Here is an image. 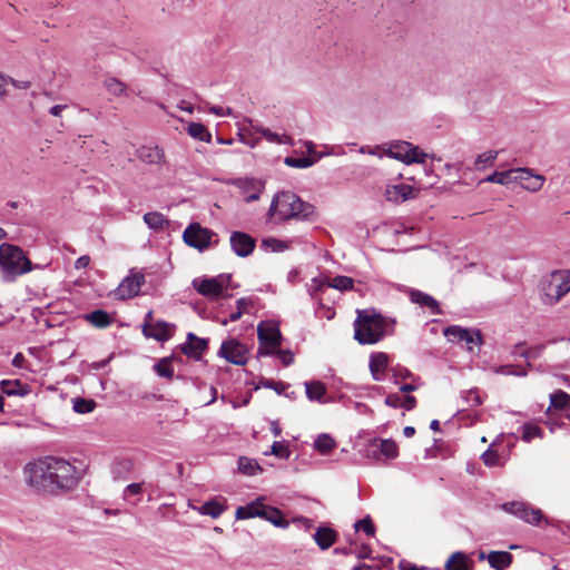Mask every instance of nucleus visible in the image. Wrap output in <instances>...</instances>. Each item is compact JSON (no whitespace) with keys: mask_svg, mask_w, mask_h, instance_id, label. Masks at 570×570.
Masks as SVG:
<instances>
[{"mask_svg":"<svg viewBox=\"0 0 570 570\" xmlns=\"http://www.w3.org/2000/svg\"><path fill=\"white\" fill-rule=\"evenodd\" d=\"M354 338L360 344H375L385 334L386 323L374 308L357 309L354 321Z\"/></svg>","mask_w":570,"mask_h":570,"instance_id":"obj_1","label":"nucleus"},{"mask_svg":"<svg viewBox=\"0 0 570 570\" xmlns=\"http://www.w3.org/2000/svg\"><path fill=\"white\" fill-rule=\"evenodd\" d=\"M32 268L30 259L20 247L7 243L0 245V275L3 282H14Z\"/></svg>","mask_w":570,"mask_h":570,"instance_id":"obj_2","label":"nucleus"},{"mask_svg":"<svg viewBox=\"0 0 570 570\" xmlns=\"http://www.w3.org/2000/svg\"><path fill=\"white\" fill-rule=\"evenodd\" d=\"M269 214L278 215L282 219L307 218L313 214V206L302 202L293 193L283 191L273 198Z\"/></svg>","mask_w":570,"mask_h":570,"instance_id":"obj_3","label":"nucleus"},{"mask_svg":"<svg viewBox=\"0 0 570 570\" xmlns=\"http://www.w3.org/2000/svg\"><path fill=\"white\" fill-rule=\"evenodd\" d=\"M52 491L56 489H71L77 484L76 468L62 459L50 458V471Z\"/></svg>","mask_w":570,"mask_h":570,"instance_id":"obj_4","label":"nucleus"},{"mask_svg":"<svg viewBox=\"0 0 570 570\" xmlns=\"http://www.w3.org/2000/svg\"><path fill=\"white\" fill-rule=\"evenodd\" d=\"M50 471V458L30 462L24 468L27 482L35 489L41 491H52V481Z\"/></svg>","mask_w":570,"mask_h":570,"instance_id":"obj_5","label":"nucleus"},{"mask_svg":"<svg viewBox=\"0 0 570 570\" xmlns=\"http://www.w3.org/2000/svg\"><path fill=\"white\" fill-rule=\"evenodd\" d=\"M230 274H219L215 277H198L193 281L194 288L203 296L218 298L228 289Z\"/></svg>","mask_w":570,"mask_h":570,"instance_id":"obj_6","label":"nucleus"},{"mask_svg":"<svg viewBox=\"0 0 570 570\" xmlns=\"http://www.w3.org/2000/svg\"><path fill=\"white\" fill-rule=\"evenodd\" d=\"M248 126L243 125L239 128V137L240 140L249 145L250 147L255 146L256 140L252 139V134L258 132L269 142L279 144V145H293V138L287 135H279L277 132L271 131L268 128L254 126L252 120H248Z\"/></svg>","mask_w":570,"mask_h":570,"instance_id":"obj_7","label":"nucleus"},{"mask_svg":"<svg viewBox=\"0 0 570 570\" xmlns=\"http://www.w3.org/2000/svg\"><path fill=\"white\" fill-rule=\"evenodd\" d=\"M217 235L210 229L202 227L197 223L190 224L183 234L184 242L200 252L208 248L213 243L217 240H213Z\"/></svg>","mask_w":570,"mask_h":570,"instance_id":"obj_8","label":"nucleus"},{"mask_svg":"<svg viewBox=\"0 0 570 570\" xmlns=\"http://www.w3.org/2000/svg\"><path fill=\"white\" fill-rule=\"evenodd\" d=\"M543 292L549 303L558 302L570 292V273L553 272L544 283Z\"/></svg>","mask_w":570,"mask_h":570,"instance_id":"obj_9","label":"nucleus"},{"mask_svg":"<svg viewBox=\"0 0 570 570\" xmlns=\"http://www.w3.org/2000/svg\"><path fill=\"white\" fill-rule=\"evenodd\" d=\"M257 336L259 342L257 353L261 356L274 354L281 345V332L275 325L261 323L257 327Z\"/></svg>","mask_w":570,"mask_h":570,"instance_id":"obj_10","label":"nucleus"},{"mask_svg":"<svg viewBox=\"0 0 570 570\" xmlns=\"http://www.w3.org/2000/svg\"><path fill=\"white\" fill-rule=\"evenodd\" d=\"M502 509L511 513L521 520H523L527 523L533 524V525H540L542 521L547 520L543 518L542 511L540 509H535L531 505H529L525 502H507L502 505Z\"/></svg>","mask_w":570,"mask_h":570,"instance_id":"obj_11","label":"nucleus"},{"mask_svg":"<svg viewBox=\"0 0 570 570\" xmlns=\"http://www.w3.org/2000/svg\"><path fill=\"white\" fill-rule=\"evenodd\" d=\"M444 335L450 342L461 343L469 351L481 344V334L478 331H471L461 326L452 325L444 330Z\"/></svg>","mask_w":570,"mask_h":570,"instance_id":"obj_12","label":"nucleus"},{"mask_svg":"<svg viewBox=\"0 0 570 570\" xmlns=\"http://www.w3.org/2000/svg\"><path fill=\"white\" fill-rule=\"evenodd\" d=\"M428 154H425L417 146H413L407 141H394V159L400 160L406 165L423 164Z\"/></svg>","mask_w":570,"mask_h":570,"instance_id":"obj_13","label":"nucleus"},{"mask_svg":"<svg viewBox=\"0 0 570 570\" xmlns=\"http://www.w3.org/2000/svg\"><path fill=\"white\" fill-rule=\"evenodd\" d=\"M247 348L244 344L235 338L223 342L218 355L224 357L229 363L236 365H244L247 362Z\"/></svg>","mask_w":570,"mask_h":570,"instance_id":"obj_14","label":"nucleus"},{"mask_svg":"<svg viewBox=\"0 0 570 570\" xmlns=\"http://www.w3.org/2000/svg\"><path fill=\"white\" fill-rule=\"evenodd\" d=\"M145 277L140 273H131L122 279L115 289V296L119 299H128L139 294Z\"/></svg>","mask_w":570,"mask_h":570,"instance_id":"obj_15","label":"nucleus"},{"mask_svg":"<svg viewBox=\"0 0 570 570\" xmlns=\"http://www.w3.org/2000/svg\"><path fill=\"white\" fill-rule=\"evenodd\" d=\"M229 243L233 252L239 257L249 256L256 246V240L243 232H233Z\"/></svg>","mask_w":570,"mask_h":570,"instance_id":"obj_16","label":"nucleus"},{"mask_svg":"<svg viewBox=\"0 0 570 570\" xmlns=\"http://www.w3.org/2000/svg\"><path fill=\"white\" fill-rule=\"evenodd\" d=\"M365 455L377 462L386 463L392 458V441L391 440H373L366 446Z\"/></svg>","mask_w":570,"mask_h":570,"instance_id":"obj_17","label":"nucleus"},{"mask_svg":"<svg viewBox=\"0 0 570 570\" xmlns=\"http://www.w3.org/2000/svg\"><path fill=\"white\" fill-rule=\"evenodd\" d=\"M189 508L197 511L202 515L217 519L227 510V501L226 499L218 497L206 501L202 505H194L189 503Z\"/></svg>","mask_w":570,"mask_h":570,"instance_id":"obj_18","label":"nucleus"},{"mask_svg":"<svg viewBox=\"0 0 570 570\" xmlns=\"http://www.w3.org/2000/svg\"><path fill=\"white\" fill-rule=\"evenodd\" d=\"M207 340L200 338L194 333H188L187 341L181 345V352L189 358L200 360L203 353L207 350Z\"/></svg>","mask_w":570,"mask_h":570,"instance_id":"obj_19","label":"nucleus"},{"mask_svg":"<svg viewBox=\"0 0 570 570\" xmlns=\"http://www.w3.org/2000/svg\"><path fill=\"white\" fill-rule=\"evenodd\" d=\"M499 151L490 149L479 154L471 167H468L463 175L468 174H481L487 169L491 168L494 165L495 159L498 158Z\"/></svg>","mask_w":570,"mask_h":570,"instance_id":"obj_20","label":"nucleus"},{"mask_svg":"<svg viewBox=\"0 0 570 570\" xmlns=\"http://www.w3.org/2000/svg\"><path fill=\"white\" fill-rule=\"evenodd\" d=\"M142 331L147 337H153L157 341H166L173 334V325L166 322H157L155 325H147L146 323Z\"/></svg>","mask_w":570,"mask_h":570,"instance_id":"obj_21","label":"nucleus"},{"mask_svg":"<svg viewBox=\"0 0 570 570\" xmlns=\"http://www.w3.org/2000/svg\"><path fill=\"white\" fill-rule=\"evenodd\" d=\"M551 410L561 411L566 417L570 416V394L562 390H557L550 394V405L547 412Z\"/></svg>","mask_w":570,"mask_h":570,"instance_id":"obj_22","label":"nucleus"},{"mask_svg":"<svg viewBox=\"0 0 570 570\" xmlns=\"http://www.w3.org/2000/svg\"><path fill=\"white\" fill-rule=\"evenodd\" d=\"M242 189L243 197L246 203L255 202L259 198L263 188V180H235Z\"/></svg>","mask_w":570,"mask_h":570,"instance_id":"obj_23","label":"nucleus"},{"mask_svg":"<svg viewBox=\"0 0 570 570\" xmlns=\"http://www.w3.org/2000/svg\"><path fill=\"white\" fill-rule=\"evenodd\" d=\"M137 156L140 160L147 164H159L165 158L163 149L153 145L141 146L137 150Z\"/></svg>","mask_w":570,"mask_h":570,"instance_id":"obj_24","label":"nucleus"},{"mask_svg":"<svg viewBox=\"0 0 570 570\" xmlns=\"http://www.w3.org/2000/svg\"><path fill=\"white\" fill-rule=\"evenodd\" d=\"M265 504L262 503V499H257L244 507H239L236 510L235 517L237 520H245L265 514Z\"/></svg>","mask_w":570,"mask_h":570,"instance_id":"obj_25","label":"nucleus"},{"mask_svg":"<svg viewBox=\"0 0 570 570\" xmlns=\"http://www.w3.org/2000/svg\"><path fill=\"white\" fill-rule=\"evenodd\" d=\"M389 365V356L384 353H376L371 356L370 370L376 381H381L384 377V372Z\"/></svg>","mask_w":570,"mask_h":570,"instance_id":"obj_26","label":"nucleus"},{"mask_svg":"<svg viewBox=\"0 0 570 570\" xmlns=\"http://www.w3.org/2000/svg\"><path fill=\"white\" fill-rule=\"evenodd\" d=\"M0 390L8 396H24L29 393L27 384H22L20 380H2L0 382Z\"/></svg>","mask_w":570,"mask_h":570,"instance_id":"obj_27","label":"nucleus"},{"mask_svg":"<svg viewBox=\"0 0 570 570\" xmlns=\"http://www.w3.org/2000/svg\"><path fill=\"white\" fill-rule=\"evenodd\" d=\"M304 386H305L306 396L309 401H312V402L316 401L320 403L326 402L324 400V396L327 392V389L324 383H322L320 381H311V382H305Z\"/></svg>","mask_w":570,"mask_h":570,"instance_id":"obj_28","label":"nucleus"},{"mask_svg":"<svg viewBox=\"0 0 570 570\" xmlns=\"http://www.w3.org/2000/svg\"><path fill=\"white\" fill-rule=\"evenodd\" d=\"M411 301L413 303L419 304L420 306H425V307L430 308V311L433 315H438L441 313L439 303L432 296H430L423 292L412 291L411 292Z\"/></svg>","mask_w":570,"mask_h":570,"instance_id":"obj_29","label":"nucleus"},{"mask_svg":"<svg viewBox=\"0 0 570 570\" xmlns=\"http://www.w3.org/2000/svg\"><path fill=\"white\" fill-rule=\"evenodd\" d=\"M313 538L322 550H326L335 542L336 533L328 527H321L316 530Z\"/></svg>","mask_w":570,"mask_h":570,"instance_id":"obj_30","label":"nucleus"},{"mask_svg":"<svg viewBox=\"0 0 570 570\" xmlns=\"http://www.w3.org/2000/svg\"><path fill=\"white\" fill-rule=\"evenodd\" d=\"M512 559V554L507 551H492L488 554L489 564L497 570L509 568Z\"/></svg>","mask_w":570,"mask_h":570,"instance_id":"obj_31","label":"nucleus"},{"mask_svg":"<svg viewBox=\"0 0 570 570\" xmlns=\"http://www.w3.org/2000/svg\"><path fill=\"white\" fill-rule=\"evenodd\" d=\"M360 153L374 156L380 160H382L384 158L390 159V158H392V145L383 144V145H375V146H363V147H361Z\"/></svg>","mask_w":570,"mask_h":570,"instance_id":"obj_32","label":"nucleus"},{"mask_svg":"<svg viewBox=\"0 0 570 570\" xmlns=\"http://www.w3.org/2000/svg\"><path fill=\"white\" fill-rule=\"evenodd\" d=\"M86 320L97 328H106L112 323V317L102 309H96L87 314Z\"/></svg>","mask_w":570,"mask_h":570,"instance_id":"obj_33","label":"nucleus"},{"mask_svg":"<svg viewBox=\"0 0 570 570\" xmlns=\"http://www.w3.org/2000/svg\"><path fill=\"white\" fill-rule=\"evenodd\" d=\"M446 570H471L468 557L463 552H454L445 563Z\"/></svg>","mask_w":570,"mask_h":570,"instance_id":"obj_34","label":"nucleus"},{"mask_svg":"<svg viewBox=\"0 0 570 570\" xmlns=\"http://www.w3.org/2000/svg\"><path fill=\"white\" fill-rule=\"evenodd\" d=\"M144 222L146 225L154 230H161L168 224V220L161 213L150 212L144 215Z\"/></svg>","mask_w":570,"mask_h":570,"instance_id":"obj_35","label":"nucleus"},{"mask_svg":"<svg viewBox=\"0 0 570 570\" xmlns=\"http://www.w3.org/2000/svg\"><path fill=\"white\" fill-rule=\"evenodd\" d=\"M264 512L265 514L261 515L259 518L272 522L278 528H286L288 525V522L284 519L282 512L278 509L265 505Z\"/></svg>","mask_w":570,"mask_h":570,"instance_id":"obj_36","label":"nucleus"},{"mask_svg":"<svg viewBox=\"0 0 570 570\" xmlns=\"http://www.w3.org/2000/svg\"><path fill=\"white\" fill-rule=\"evenodd\" d=\"M494 444L492 443L481 456L487 466H502L507 461L505 456L493 450Z\"/></svg>","mask_w":570,"mask_h":570,"instance_id":"obj_37","label":"nucleus"},{"mask_svg":"<svg viewBox=\"0 0 570 570\" xmlns=\"http://www.w3.org/2000/svg\"><path fill=\"white\" fill-rule=\"evenodd\" d=\"M336 443L334 439L326 433L320 434L315 442L314 446L321 454H328L334 448Z\"/></svg>","mask_w":570,"mask_h":570,"instance_id":"obj_38","label":"nucleus"},{"mask_svg":"<svg viewBox=\"0 0 570 570\" xmlns=\"http://www.w3.org/2000/svg\"><path fill=\"white\" fill-rule=\"evenodd\" d=\"M326 285L328 287L344 292L353 288L354 281L348 276L337 275L333 278H327Z\"/></svg>","mask_w":570,"mask_h":570,"instance_id":"obj_39","label":"nucleus"},{"mask_svg":"<svg viewBox=\"0 0 570 570\" xmlns=\"http://www.w3.org/2000/svg\"><path fill=\"white\" fill-rule=\"evenodd\" d=\"M187 131L195 139L206 141V142H209L212 140L210 132L207 130V128L204 125H202L199 122L189 124Z\"/></svg>","mask_w":570,"mask_h":570,"instance_id":"obj_40","label":"nucleus"},{"mask_svg":"<svg viewBox=\"0 0 570 570\" xmlns=\"http://www.w3.org/2000/svg\"><path fill=\"white\" fill-rule=\"evenodd\" d=\"M104 86L106 90L115 97H121L127 95L126 85L117 78H107L104 82Z\"/></svg>","mask_w":570,"mask_h":570,"instance_id":"obj_41","label":"nucleus"},{"mask_svg":"<svg viewBox=\"0 0 570 570\" xmlns=\"http://www.w3.org/2000/svg\"><path fill=\"white\" fill-rule=\"evenodd\" d=\"M321 158L322 155H316V157H286L285 164L289 167L307 168L314 165Z\"/></svg>","mask_w":570,"mask_h":570,"instance_id":"obj_42","label":"nucleus"},{"mask_svg":"<svg viewBox=\"0 0 570 570\" xmlns=\"http://www.w3.org/2000/svg\"><path fill=\"white\" fill-rule=\"evenodd\" d=\"M416 195L417 190L410 185L402 184L400 186H394V202H404L416 197Z\"/></svg>","mask_w":570,"mask_h":570,"instance_id":"obj_43","label":"nucleus"},{"mask_svg":"<svg viewBox=\"0 0 570 570\" xmlns=\"http://www.w3.org/2000/svg\"><path fill=\"white\" fill-rule=\"evenodd\" d=\"M238 469L242 473L247 475H256L258 471H261V468L255 460L245 456L239 458Z\"/></svg>","mask_w":570,"mask_h":570,"instance_id":"obj_44","label":"nucleus"},{"mask_svg":"<svg viewBox=\"0 0 570 570\" xmlns=\"http://www.w3.org/2000/svg\"><path fill=\"white\" fill-rule=\"evenodd\" d=\"M507 185L508 188L515 189L518 186L529 191H537L542 187V180H528V184H519L518 180H497Z\"/></svg>","mask_w":570,"mask_h":570,"instance_id":"obj_45","label":"nucleus"},{"mask_svg":"<svg viewBox=\"0 0 570 570\" xmlns=\"http://www.w3.org/2000/svg\"><path fill=\"white\" fill-rule=\"evenodd\" d=\"M96 402L90 399L76 397L72 400V409L80 414L90 413L94 411Z\"/></svg>","mask_w":570,"mask_h":570,"instance_id":"obj_46","label":"nucleus"},{"mask_svg":"<svg viewBox=\"0 0 570 570\" xmlns=\"http://www.w3.org/2000/svg\"><path fill=\"white\" fill-rule=\"evenodd\" d=\"M154 370L160 377L173 379L174 376V367L170 358H161L154 365Z\"/></svg>","mask_w":570,"mask_h":570,"instance_id":"obj_47","label":"nucleus"},{"mask_svg":"<svg viewBox=\"0 0 570 570\" xmlns=\"http://www.w3.org/2000/svg\"><path fill=\"white\" fill-rule=\"evenodd\" d=\"M543 431L533 423H525L522 425V440L524 442H531L534 438H542Z\"/></svg>","mask_w":570,"mask_h":570,"instance_id":"obj_48","label":"nucleus"},{"mask_svg":"<svg viewBox=\"0 0 570 570\" xmlns=\"http://www.w3.org/2000/svg\"><path fill=\"white\" fill-rule=\"evenodd\" d=\"M262 247L273 253L284 252L288 248V245L279 239L266 238L262 240Z\"/></svg>","mask_w":570,"mask_h":570,"instance_id":"obj_49","label":"nucleus"},{"mask_svg":"<svg viewBox=\"0 0 570 570\" xmlns=\"http://www.w3.org/2000/svg\"><path fill=\"white\" fill-rule=\"evenodd\" d=\"M273 454L279 459H288L289 458V450L287 445L284 442L275 441L271 446V452H265V454Z\"/></svg>","mask_w":570,"mask_h":570,"instance_id":"obj_50","label":"nucleus"},{"mask_svg":"<svg viewBox=\"0 0 570 570\" xmlns=\"http://www.w3.org/2000/svg\"><path fill=\"white\" fill-rule=\"evenodd\" d=\"M355 531H364L367 537H372L375 532L374 524L370 517H365L361 520H358L354 524Z\"/></svg>","mask_w":570,"mask_h":570,"instance_id":"obj_51","label":"nucleus"},{"mask_svg":"<svg viewBox=\"0 0 570 570\" xmlns=\"http://www.w3.org/2000/svg\"><path fill=\"white\" fill-rule=\"evenodd\" d=\"M512 173H525V174H528L530 176V178H543V176L534 175L529 169H525V168H517V169H512V170H509V171L494 170L492 174L488 175L485 178H491V179H494V178H507V176L509 174H512Z\"/></svg>","mask_w":570,"mask_h":570,"instance_id":"obj_52","label":"nucleus"},{"mask_svg":"<svg viewBox=\"0 0 570 570\" xmlns=\"http://www.w3.org/2000/svg\"><path fill=\"white\" fill-rule=\"evenodd\" d=\"M495 374L523 376L527 374L523 367H514L513 365H502L494 368Z\"/></svg>","mask_w":570,"mask_h":570,"instance_id":"obj_53","label":"nucleus"},{"mask_svg":"<svg viewBox=\"0 0 570 570\" xmlns=\"http://www.w3.org/2000/svg\"><path fill=\"white\" fill-rule=\"evenodd\" d=\"M415 404H416V400L414 396L404 395L403 397H397L394 395V407L396 405H400L409 411V410L414 409Z\"/></svg>","mask_w":570,"mask_h":570,"instance_id":"obj_54","label":"nucleus"},{"mask_svg":"<svg viewBox=\"0 0 570 570\" xmlns=\"http://www.w3.org/2000/svg\"><path fill=\"white\" fill-rule=\"evenodd\" d=\"M326 284L323 279L314 277L311 284L307 285V292L312 298H315L320 292H322L323 286Z\"/></svg>","mask_w":570,"mask_h":570,"instance_id":"obj_55","label":"nucleus"},{"mask_svg":"<svg viewBox=\"0 0 570 570\" xmlns=\"http://www.w3.org/2000/svg\"><path fill=\"white\" fill-rule=\"evenodd\" d=\"M274 354H277V356L279 357L281 362L285 366H288V365H291L294 362V355L288 350H279L277 347Z\"/></svg>","mask_w":570,"mask_h":570,"instance_id":"obj_56","label":"nucleus"},{"mask_svg":"<svg viewBox=\"0 0 570 570\" xmlns=\"http://www.w3.org/2000/svg\"><path fill=\"white\" fill-rule=\"evenodd\" d=\"M263 385L267 389L274 390L277 394H284L285 390L288 387V384L283 382H275L273 380H267L263 383Z\"/></svg>","mask_w":570,"mask_h":570,"instance_id":"obj_57","label":"nucleus"},{"mask_svg":"<svg viewBox=\"0 0 570 570\" xmlns=\"http://www.w3.org/2000/svg\"><path fill=\"white\" fill-rule=\"evenodd\" d=\"M465 401L471 406H478L482 403L481 396L479 395V392L476 390H470L464 395Z\"/></svg>","mask_w":570,"mask_h":570,"instance_id":"obj_58","label":"nucleus"},{"mask_svg":"<svg viewBox=\"0 0 570 570\" xmlns=\"http://www.w3.org/2000/svg\"><path fill=\"white\" fill-rule=\"evenodd\" d=\"M254 306V301L249 297H242L236 301V308L242 312V314L246 313L248 308Z\"/></svg>","mask_w":570,"mask_h":570,"instance_id":"obj_59","label":"nucleus"},{"mask_svg":"<svg viewBox=\"0 0 570 570\" xmlns=\"http://www.w3.org/2000/svg\"><path fill=\"white\" fill-rule=\"evenodd\" d=\"M208 111L210 114H214L218 117H224V116H232L233 115V110L229 108V107H223V106H209L208 107Z\"/></svg>","mask_w":570,"mask_h":570,"instance_id":"obj_60","label":"nucleus"},{"mask_svg":"<svg viewBox=\"0 0 570 570\" xmlns=\"http://www.w3.org/2000/svg\"><path fill=\"white\" fill-rule=\"evenodd\" d=\"M142 491V483H130L125 488L124 497L127 499L128 495H139Z\"/></svg>","mask_w":570,"mask_h":570,"instance_id":"obj_61","label":"nucleus"},{"mask_svg":"<svg viewBox=\"0 0 570 570\" xmlns=\"http://www.w3.org/2000/svg\"><path fill=\"white\" fill-rule=\"evenodd\" d=\"M86 142H87V137L86 136H78L76 139H73L70 142L69 148L71 150H81V149L85 148Z\"/></svg>","mask_w":570,"mask_h":570,"instance_id":"obj_62","label":"nucleus"},{"mask_svg":"<svg viewBox=\"0 0 570 570\" xmlns=\"http://www.w3.org/2000/svg\"><path fill=\"white\" fill-rule=\"evenodd\" d=\"M90 264V257L88 255L80 256L75 262V268L76 269H82L86 268Z\"/></svg>","mask_w":570,"mask_h":570,"instance_id":"obj_63","label":"nucleus"},{"mask_svg":"<svg viewBox=\"0 0 570 570\" xmlns=\"http://www.w3.org/2000/svg\"><path fill=\"white\" fill-rule=\"evenodd\" d=\"M399 569L400 570H423V569L416 567L415 564H412V563L406 562V561H401L400 564H399Z\"/></svg>","mask_w":570,"mask_h":570,"instance_id":"obj_64","label":"nucleus"}]
</instances>
